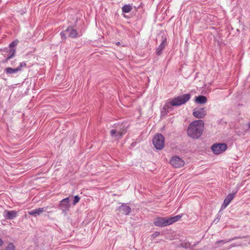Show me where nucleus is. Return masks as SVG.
Segmentation results:
<instances>
[{"instance_id":"obj_8","label":"nucleus","mask_w":250,"mask_h":250,"mask_svg":"<svg viewBox=\"0 0 250 250\" xmlns=\"http://www.w3.org/2000/svg\"><path fill=\"white\" fill-rule=\"evenodd\" d=\"M207 114L205 108L196 107L193 109V115L196 118H203Z\"/></svg>"},{"instance_id":"obj_1","label":"nucleus","mask_w":250,"mask_h":250,"mask_svg":"<svg viewBox=\"0 0 250 250\" xmlns=\"http://www.w3.org/2000/svg\"><path fill=\"white\" fill-rule=\"evenodd\" d=\"M204 123L202 120H196L191 123L188 129V134L192 138L198 139L202 134Z\"/></svg>"},{"instance_id":"obj_3","label":"nucleus","mask_w":250,"mask_h":250,"mask_svg":"<svg viewBox=\"0 0 250 250\" xmlns=\"http://www.w3.org/2000/svg\"><path fill=\"white\" fill-rule=\"evenodd\" d=\"M181 217V215H178L170 218L157 217L154 219L153 223L158 227L166 226L179 221Z\"/></svg>"},{"instance_id":"obj_13","label":"nucleus","mask_w":250,"mask_h":250,"mask_svg":"<svg viewBox=\"0 0 250 250\" xmlns=\"http://www.w3.org/2000/svg\"><path fill=\"white\" fill-rule=\"evenodd\" d=\"M118 210L122 213L127 215L131 211V208L126 204H122L119 207Z\"/></svg>"},{"instance_id":"obj_28","label":"nucleus","mask_w":250,"mask_h":250,"mask_svg":"<svg viewBox=\"0 0 250 250\" xmlns=\"http://www.w3.org/2000/svg\"><path fill=\"white\" fill-rule=\"evenodd\" d=\"M154 234H155V236H157L159 234V233L158 232H155V233Z\"/></svg>"},{"instance_id":"obj_18","label":"nucleus","mask_w":250,"mask_h":250,"mask_svg":"<svg viewBox=\"0 0 250 250\" xmlns=\"http://www.w3.org/2000/svg\"><path fill=\"white\" fill-rule=\"evenodd\" d=\"M132 8L130 5H125L122 7V11L124 13H129L131 11Z\"/></svg>"},{"instance_id":"obj_6","label":"nucleus","mask_w":250,"mask_h":250,"mask_svg":"<svg viewBox=\"0 0 250 250\" xmlns=\"http://www.w3.org/2000/svg\"><path fill=\"white\" fill-rule=\"evenodd\" d=\"M227 148V146L224 143L215 144L211 146V149L215 154H219L224 152Z\"/></svg>"},{"instance_id":"obj_22","label":"nucleus","mask_w":250,"mask_h":250,"mask_svg":"<svg viewBox=\"0 0 250 250\" xmlns=\"http://www.w3.org/2000/svg\"><path fill=\"white\" fill-rule=\"evenodd\" d=\"M190 245V244L189 243H183L182 244V247L186 249L189 248Z\"/></svg>"},{"instance_id":"obj_14","label":"nucleus","mask_w":250,"mask_h":250,"mask_svg":"<svg viewBox=\"0 0 250 250\" xmlns=\"http://www.w3.org/2000/svg\"><path fill=\"white\" fill-rule=\"evenodd\" d=\"M65 32L71 38H76L79 35L77 31L71 27L67 28V29L65 31Z\"/></svg>"},{"instance_id":"obj_2","label":"nucleus","mask_w":250,"mask_h":250,"mask_svg":"<svg viewBox=\"0 0 250 250\" xmlns=\"http://www.w3.org/2000/svg\"><path fill=\"white\" fill-rule=\"evenodd\" d=\"M190 97L189 94H185L172 99H169L165 104V107L170 108L172 106H179L185 104L189 100Z\"/></svg>"},{"instance_id":"obj_25","label":"nucleus","mask_w":250,"mask_h":250,"mask_svg":"<svg viewBox=\"0 0 250 250\" xmlns=\"http://www.w3.org/2000/svg\"><path fill=\"white\" fill-rule=\"evenodd\" d=\"M226 242H227V241H226V240H220V241H217L216 243V244H219V243L225 244Z\"/></svg>"},{"instance_id":"obj_5","label":"nucleus","mask_w":250,"mask_h":250,"mask_svg":"<svg viewBox=\"0 0 250 250\" xmlns=\"http://www.w3.org/2000/svg\"><path fill=\"white\" fill-rule=\"evenodd\" d=\"M152 143L155 147L161 150L165 145V139L164 136L161 134H156L152 139Z\"/></svg>"},{"instance_id":"obj_29","label":"nucleus","mask_w":250,"mask_h":250,"mask_svg":"<svg viewBox=\"0 0 250 250\" xmlns=\"http://www.w3.org/2000/svg\"><path fill=\"white\" fill-rule=\"evenodd\" d=\"M248 126L250 128V122L248 123Z\"/></svg>"},{"instance_id":"obj_11","label":"nucleus","mask_w":250,"mask_h":250,"mask_svg":"<svg viewBox=\"0 0 250 250\" xmlns=\"http://www.w3.org/2000/svg\"><path fill=\"white\" fill-rule=\"evenodd\" d=\"M3 216L7 219L12 220L17 216V212L14 210H5Z\"/></svg>"},{"instance_id":"obj_4","label":"nucleus","mask_w":250,"mask_h":250,"mask_svg":"<svg viewBox=\"0 0 250 250\" xmlns=\"http://www.w3.org/2000/svg\"><path fill=\"white\" fill-rule=\"evenodd\" d=\"M115 129H113L110 131V134L113 138L118 139L125 133L126 129L124 125H119L115 126Z\"/></svg>"},{"instance_id":"obj_24","label":"nucleus","mask_w":250,"mask_h":250,"mask_svg":"<svg viewBox=\"0 0 250 250\" xmlns=\"http://www.w3.org/2000/svg\"><path fill=\"white\" fill-rule=\"evenodd\" d=\"M17 43H18V42L17 41H14L13 42H12L10 44H9V46L10 47H13V46H15L16 45H17Z\"/></svg>"},{"instance_id":"obj_9","label":"nucleus","mask_w":250,"mask_h":250,"mask_svg":"<svg viewBox=\"0 0 250 250\" xmlns=\"http://www.w3.org/2000/svg\"><path fill=\"white\" fill-rule=\"evenodd\" d=\"M70 207V204L69 203V197L64 198L60 201V208L63 211H65L68 210L69 209Z\"/></svg>"},{"instance_id":"obj_26","label":"nucleus","mask_w":250,"mask_h":250,"mask_svg":"<svg viewBox=\"0 0 250 250\" xmlns=\"http://www.w3.org/2000/svg\"><path fill=\"white\" fill-rule=\"evenodd\" d=\"M65 31L61 33V36L62 38H65Z\"/></svg>"},{"instance_id":"obj_20","label":"nucleus","mask_w":250,"mask_h":250,"mask_svg":"<svg viewBox=\"0 0 250 250\" xmlns=\"http://www.w3.org/2000/svg\"><path fill=\"white\" fill-rule=\"evenodd\" d=\"M6 250H15V247L12 244H9L6 248Z\"/></svg>"},{"instance_id":"obj_10","label":"nucleus","mask_w":250,"mask_h":250,"mask_svg":"<svg viewBox=\"0 0 250 250\" xmlns=\"http://www.w3.org/2000/svg\"><path fill=\"white\" fill-rule=\"evenodd\" d=\"M47 207L39 208L30 210L28 212V214L34 217L40 215L42 212H44L47 209Z\"/></svg>"},{"instance_id":"obj_15","label":"nucleus","mask_w":250,"mask_h":250,"mask_svg":"<svg viewBox=\"0 0 250 250\" xmlns=\"http://www.w3.org/2000/svg\"><path fill=\"white\" fill-rule=\"evenodd\" d=\"M195 102L199 104H205L207 102V99L204 96H198L195 98Z\"/></svg>"},{"instance_id":"obj_16","label":"nucleus","mask_w":250,"mask_h":250,"mask_svg":"<svg viewBox=\"0 0 250 250\" xmlns=\"http://www.w3.org/2000/svg\"><path fill=\"white\" fill-rule=\"evenodd\" d=\"M166 39L162 40V42L156 49V53L157 55H160L162 53V51L166 46Z\"/></svg>"},{"instance_id":"obj_12","label":"nucleus","mask_w":250,"mask_h":250,"mask_svg":"<svg viewBox=\"0 0 250 250\" xmlns=\"http://www.w3.org/2000/svg\"><path fill=\"white\" fill-rule=\"evenodd\" d=\"M235 193L229 194L225 199L223 204L222 206V208H226L235 197Z\"/></svg>"},{"instance_id":"obj_7","label":"nucleus","mask_w":250,"mask_h":250,"mask_svg":"<svg viewBox=\"0 0 250 250\" xmlns=\"http://www.w3.org/2000/svg\"><path fill=\"white\" fill-rule=\"evenodd\" d=\"M170 164L176 168H179L182 167L185 165V162L180 158L175 156L171 158Z\"/></svg>"},{"instance_id":"obj_27","label":"nucleus","mask_w":250,"mask_h":250,"mask_svg":"<svg viewBox=\"0 0 250 250\" xmlns=\"http://www.w3.org/2000/svg\"><path fill=\"white\" fill-rule=\"evenodd\" d=\"M3 242L1 239L0 238V247L3 245Z\"/></svg>"},{"instance_id":"obj_17","label":"nucleus","mask_w":250,"mask_h":250,"mask_svg":"<svg viewBox=\"0 0 250 250\" xmlns=\"http://www.w3.org/2000/svg\"><path fill=\"white\" fill-rule=\"evenodd\" d=\"M20 71H21V69L20 68H12L11 67H7L4 70V71L7 74H15Z\"/></svg>"},{"instance_id":"obj_21","label":"nucleus","mask_w":250,"mask_h":250,"mask_svg":"<svg viewBox=\"0 0 250 250\" xmlns=\"http://www.w3.org/2000/svg\"><path fill=\"white\" fill-rule=\"evenodd\" d=\"M80 197L78 195H76L74 196L73 205H76L77 203H78L80 201Z\"/></svg>"},{"instance_id":"obj_23","label":"nucleus","mask_w":250,"mask_h":250,"mask_svg":"<svg viewBox=\"0 0 250 250\" xmlns=\"http://www.w3.org/2000/svg\"><path fill=\"white\" fill-rule=\"evenodd\" d=\"M25 66H26L25 62H21L20 63L19 66L17 68H20L21 69L23 67H25Z\"/></svg>"},{"instance_id":"obj_19","label":"nucleus","mask_w":250,"mask_h":250,"mask_svg":"<svg viewBox=\"0 0 250 250\" xmlns=\"http://www.w3.org/2000/svg\"><path fill=\"white\" fill-rule=\"evenodd\" d=\"M15 53V50L11 49L10 51V53L8 55V57L5 59V60H4L3 61V62H4V63L6 62L8 60L11 59L14 56Z\"/></svg>"}]
</instances>
